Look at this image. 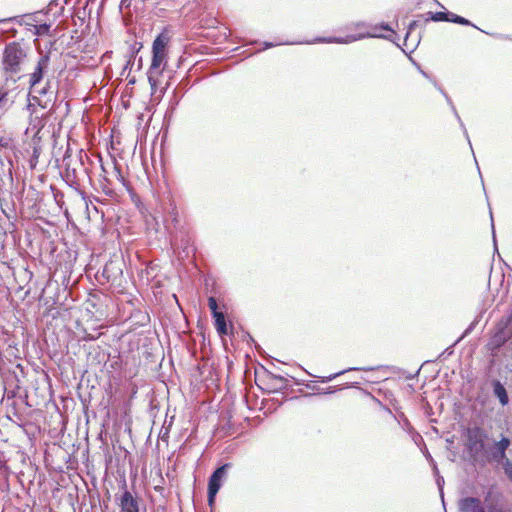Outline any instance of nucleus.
<instances>
[{
	"label": "nucleus",
	"mask_w": 512,
	"mask_h": 512,
	"mask_svg": "<svg viewBox=\"0 0 512 512\" xmlns=\"http://www.w3.org/2000/svg\"><path fill=\"white\" fill-rule=\"evenodd\" d=\"M168 42L169 37L164 33H160L152 44V61L148 72V81L153 90L157 86V76L160 74L158 70L167 55L166 47Z\"/></svg>",
	"instance_id": "1"
},
{
	"label": "nucleus",
	"mask_w": 512,
	"mask_h": 512,
	"mask_svg": "<svg viewBox=\"0 0 512 512\" xmlns=\"http://www.w3.org/2000/svg\"><path fill=\"white\" fill-rule=\"evenodd\" d=\"M56 100V92L51 89L50 83L47 82L44 86L40 84L30 85V91L28 94V109L35 112L33 108L35 105L42 109L51 110Z\"/></svg>",
	"instance_id": "2"
},
{
	"label": "nucleus",
	"mask_w": 512,
	"mask_h": 512,
	"mask_svg": "<svg viewBox=\"0 0 512 512\" xmlns=\"http://www.w3.org/2000/svg\"><path fill=\"white\" fill-rule=\"evenodd\" d=\"M27 53L18 42L8 43L3 52V68L6 73L18 74Z\"/></svg>",
	"instance_id": "3"
},
{
	"label": "nucleus",
	"mask_w": 512,
	"mask_h": 512,
	"mask_svg": "<svg viewBox=\"0 0 512 512\" xmlns=\"http://www.w3.org/2000/svg\"><path fill=\"white\" fill-rule=\"evenodd\" d=\"M231 467L230 463H225L218 467L209 477L207 501L210 507H213L216 495L219 492L223 480L227 476V471Z\"/></svg>",
	"instance_id": "4"
},
{
	"label": "nucleus",
	"mask_w": 512,
	"mask_h": 512,
	"mask_svg": "<svg viewBox=\"0 0 512 512\" xmlns=\"http://www.w3.org/2000/svg\"><path fill=\"white\" fill-rule=\"evenodd\" d=\"M367 37H378L375 33H362L359 35H348L346 37H318L311 43H337V44H349L360 39Z\"/></svg>",
	"instance_id": "5"
},
{
	"label": "nucleus",
	"mask_w": 512,
	"mask_h": 512,
	"mask_svg": "<svg viewBox=\"0 0 512 512\" xmlns=\"http://www.w3.org/2000/svg\"><path fill=\"white\" fill-rule=\"evenodd\" d=\"M510 444V439L504 436L501 438L500 441L495 442L490 453L491 459L497 463H503V461L505 460L506 463L508 460L506 456V451L509 448Z\"/></svg>",
	"instance_id": "6"
},
{
	"label": "nucleus",
	"mask_w": 512,
	"mask_h": 512,
	"mask_svg": "<svg viewBox=\"0 0 512 512\" xmlns=\"http://www.w3.org/2000/svg\"><path fill=\"white\" fill-rule=\"evenodd\" d=\"M49 62H50V58H49L48 54L42 55L39 58L37 65L35 67V70L30 75L29 84L31 86L41 83V81L44 77V74L48 69Z\"/></svg>",
	"instance_id": "7"
},
{
	"label": "nucleus",
	"mask_w": 512,
	"mask_h": 512,
	"mask_svg": "<svg viewBox=\"0 0 512 512\" xmlns=\"http://www.w3.org/2000/svg\"><path fill=\"white\" fill-rule=\"evenodd\" d=\"M119 506L120 512H139L138 501L128 490L122 493Z\"/></svg>",
	"instance_id": "8"
},
{
	"label": "nucleus",
	"mask_w": 512,
	"mask_h": 512,
	"mask_svg": "<svg viewBox=\"0 0 512 512\" xmlns=\"http://www.w3.org/2000/svg\"><path fill=\"white\" fill-rule=\"evenodd\" d=\"M460 512H485L481 501L475 497L463 498L459 503Z\"/></svg>",
	"instance_id": "9"
},
{
	"label": "nucleus",
	"mask_w": 512,
	"mask_h": 512,
	"mask_svg": "<svg viewBox=\"0 0 512 512\" xmlns=\"http://www.w3.org/2000/svg\"><path fill=\"white\" fill-rule=\"evenodd\" d=\"M492 386H493V393L499 399V402L501 403V405L502 406L507 405L509 402V398H508L507 391H506L505 387L503 386V384L499 380H494L492 382Z\"/></svg>",
	"instance_id": "10"
},
{
	"label": "nucleus",
	"mask_w": 512,
	"mask_h": 512,
	"mask_svg": "<svg viewBox=\"0 0 512 512\" xmlns=\"http://www.w3.org/2000/svg\"><path fill=\"white\" fill-rule=\"evenodd\" d=\"M121 272L122 270L117 265V263L111 261L104 266L102 274L107 279V281H114Z\"/></svg>",
	"instance_id": "11"
},
{
	"label": "nucleus",
	"mask_w": 512,
	"mask_h": 512,
	"mask_svg": "<svg viewBox=\"0 0 512 512\" xmlns=\"http://www.w3.org/2000/svg\"><path fill=\"white\" fill-rule=\"evenodd\" d=\"M213 318L215 320V327L220 336L227 335L228 328L227 323L225 319V315L220 312L218 314L213 315Z\"/></svg>",
	"instance_id": "12"
},
{
	"label": "nucleus",
	"mask_w": 512,
	"mask_h": 512,
	"mask_svg": "<svg viewBox=\"0 0 512 512\" xmlns=\"http://www.w3.org/2000/svg\"><path fill=\"white\" fill-rule=\"evenodd\" d=\"M438 89H439V91L441 92V94L445 97V99H446L447 103L450 105V107H451V109H452L453 114L455 115V117L457 118V120H458V121H459V123H460V126H461V127L463 128V130H464V134H465V136H467V137H468L467 130L465 129V126H464V124H463V122H462V120H461V118H460V116H459V114H458V112H457V110H456L455 106L453 105L452 100L450 99V97L446 94V92H445L442 88H440V87H439Z\"/></svg>",
	"instance_id": "13"
},
{
	"label": "nucleus",
	"mask_w": 512,
	"mask_h": 512,
	"mask_svg": "<svg viewBox=\"0 0 512 512\" xmlns=\"http://www.w3.org/2000/svg\"><path fill=\"white\" fill-rule=\"evenodd\" d=\"M449 22H452V23H456V24H460V25H464V26H472L474 28H477L479 29L476 25H474L470 20L462 17V16H459L457 14H454L452 12H450V15H449Z\"/></svg>",
	"instance_id": "14"
},
{
	"label": "nucleus",
	"mask_w": 512,
	"mask_h": 512,
	"mask_svg": "<svg viewBox=\"0 0 512 512\" xmlns=\"http://www.w3.org/2000/svg\"><path fill=\"white\" fill-rule=\"evenodd\" d=\"M512 336V311L508 316L507 321L505 323L504 330L502 331L501 340L506 341L508 338Z\"/></svg>",
	"instance_id": "15"
},
{
	"label": "nucleus",
	"mask_w": 512,
	"mask_h": 512,
	"mask_svg": "<svg viewBox=\"0 0 512 512\" xmlns=\"http://www.w3.org/2000/svg\"><path fill=\"white\" fill-rule=\"evenodd\" d=\"M351 370H363V371H370V370H373V368H349V369H346V370H343V371H340L338 373H335V374H332V375H329L327 377H323L321 379L322 382H330L332 381L334 378H336L337 376L341 375V374H344L345 372L347 371H351Z\"/></svg>",
	"instance_id": "16"
},
{
	"label": "nucleus",
	"mask_w": 512,
	"mask_h": 512,
	"mask_svg": "<svg viewBox=\"0 0 512 512\" xmlns=\"http://www.w3.org/2000/svg\"><path fill=\"white\" fill-rule=\"evenodd\" d=\"M450 15V12H435V13H431V19L433 21H445V22H449V16Z\"/></svg>",
	"instance_id": "17"
},
{
	"label": "nucleus",
	"mask_w": 512,
	"mask_h": 512,
	"mask_svg": "<svg viewBox=\"0 0 512 512\" xmlns=\"http://www.w3.org/2000/svg\"><path fill=\"white\" fill-rule=\"evenodd\" d=\"M50 31V24L43 23L35 26V34L38 36L46 35Z\"/></svg>",
	"instance_id": "18"
},
{
	"label": "nucleus",
	"mask_w": 512,
	"mask_h": 512,
	"mask_svg": "<svg viewBox=\"0 0 512 512\" xmlns=\"http://www.w3.org/2000/svg\"><path fill=\"white\" fill-rule=\"evenodd\" d=\"M208 306L210 308L212 316L215 315V314L220 313V311L218 310L217 301H216V299L214 297H209L208 298Z\"/></svg>",
	"instance_id": "19"
},
{
	"label": "nucleus",
	"mask_w": 512,
	"mask_h": 512,
	"mask_svg": "<svg viewBox=\"0 0 512 512\" xmlns=\"http://www.w3.org/2000/svg\"><path fill=\"white\" fill-rule=\"evenodd\" d=\"M504 471L509 480L512 482V463L507 460V462L504 464Z\"/></svg>",
	"instance_id": "20"
},
{
	"label": "nucleus",
	"mask_w": 512,
	"mask_h": 512,
	"mask_svg": "<svg viewBox=\"0 0 512 512\" xmlns=\"http://www.w3.org/2000/svg\"><path fill=\"white\" fill-rule=\"evenodd\" d=\"M417 26V22L416 21H412L409 26H408V31L406 33V37H405V45H407V41H408V38H409V35L411 33V31Z\"/></svg>",
	"instance_id": "21"
},
{
	"label": "nucleus",
	"mask_w": 512,
	"mask_h": 512,
	"mask_svg": "<svg viewBox=\"0 0 512 512\" xmlns=\"http://www.w3.org/2000/svg\"><path fill=\"white\" fill-rule=\"evenodd\" d=\"M490 216H492V212H490ZM491 225H492V235H493L494 247H495V249H497V246H496V234H495V229H494L493 217H491Z\"/></svg>",
	"instance_id": "22"
},
{
	"label": "nucleus",
	"mask_w": 512,
	"mask_h": 512,
	"mask_svg": "<svg viewBox=\"0 0 512 512\" xmlns=\"http://www.w3.org/2000/svg\"><path fill=\"white\" fill-rule=\"evenodd\" d=\"M132 0H121L120 8H128L131 5Z\"/></svg>",
	"instance_id": "23"
},
{
	"label": "nucleus",
	"mask_w": 512,
	"mask_h": 512,
	"mask_svg": "<svg viewBox=\"0 0 512 512\" xmlns=\"http://www.w3.org/2000/svg\"><path fill=\"white\" fill-rule=\"evenodd\" d=\"M443 483H444L443 478H442V477H439V478L437 479V485H438V487H439V489H440V494H441V497H442V498H443V488H442V484H443Z\"/></svg>",
	"instance_id": "24"
},
{
	"label": "nucleus",
	"mask_w": 512,
	"mask_h": 512,
	"mask_svg": "<svg viewBox=\"0 0 512 512\" xmlns=\"http://www.w3.org/2000/svg\"><path fill=\"white\" fill-rule=\"evenodd\" d=\"M380 29L382 30H386V31H390L391 28L389 27L388 24H385V23H382L380 26H379ZM375 29H378V26H375Z\"/></svg>",
	"instance_id": "25"
},
{
	"label": "nucleus",
	"mask_w": 512,
	"mask_h": 512,
	"mask_svg": "<svg viewBox=\"0 0 512 512\" xmlns=\"http://www.w3.org/2000/svg\"><path fill=\"white\" fill-rule=\"evenodd\" d=\"M274 46H275V44H273L271 42H264V49H268V48H271Z\"/></svg>",
	"instance_id": "26"
},
{
	"label": "nucleus",
	"mask_w": 512,
	"mask_h": 512,
	"mask_svg": "<svg viewBox=\"0 0 512 512\" xmlns=\"http://www.w3.org/2000/svg\"><path fill=\"white\" fill-rule=\"evenodd\" d=\"M356 27L357 28L367 27V24L365 22H358V23H356Z\"/></svg>",
	"instance_id": "27"
},
{
	"label": "nucleus",
	"mask_w": 512,
	"mask_h": 512,
	"mask_svg": "<svg viewBox=\"0 0 512 512\" xmlns=\"http://www.w3.org/2000/svg\"><path fill=\"white\" fill-rule=\"evenodd\" d=\"M7 93L6 92H3V91H0V103L4 100V98L6 97Z\"/></svg>",
	"instance_id": "28"
},
{
	"label": "nucleus",
	"mask_w": 512,
	"mask_h": 512,
	"mask_svg": "<svg viewBox=\"0 0 512 512\" xmlns=\"http://www.w3.org/2000/svg\"><path fill=\"white\" fill-rule=\"evenodd\" d=\"M114 168H115V170H116V172H117L118 178H119L120 180H123V176L121 175V173H120V171H119L118 167L115 165V167H114Z\"/></svg>",
	"instance_id": "29"
},
{
	"label": "nucleus",
	"mask_w": 512,
	"mask_h": 512,
	"mask_svg": "<svg viewBox=\"0 0 512 512\" xmlns=\"http://www.w3.org/2000/svg\"><path fill=\"white\" fill-rule=\"evenodd\" d=\"M497 37H498L499 39H511V38H510V37H508L507 35H503V34H499V35H497Z\"/></svg>",
	"instance_id": "30"
},
{
	"label": "nucleus",
	"mask_w": 512,
	"mask_h": 512,
	"mask_svg": "<svg viewBox=\"0 0 512 512\" xmlns=\"http://www.w3.org/2000/svg\"><path fill=\"white\" fill-rule=\"evenodd\" d=\"M478 443H479L480 448L482 449L483 446H484L483 442L482 441H478ZM476 444H477V441H474V445H476Z\"/></svg>",
	"instance_id": "31"
},
{
	"label": "nucleus",
	"mask_w": 512,
	"mask_h": 512,
	"mask_svg": "<svg viewBox=\"0 0 512 512\" xmlns=\"http://www.w3.org/2000/svg\"><path fill=\"white\" fill-rule=\"evenodd\" d=\"M130 63H131V59L127 61L126 65H125V67H124V71H125L126 69H128V66L130 65Z\"/></svg>",
	"instance_id": "32"
},
{
	"label": "nucleus",
	"mask_w": 512,
	"mask_h": 512,
	"mask_svg": "<svg viewBox=\"0 0 512 512\" xmlns=\"http://www.w3.org/2000/svg\"><path fill=\"white\" fill-rule=\"evenodd\" d=\"M277 379H279V380H281V381H283V380H284V378H283L282 376L277 377Z\"/></svg>",
	"instance_id": "33"
}]
</instances>
